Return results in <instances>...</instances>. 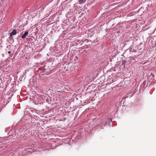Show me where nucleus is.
Masks as SVG:
<instances>
[{
	"label": "nucleus",
	"mask_w": 156,
	"mask_h": 156,
	"mask_svg": "<svg viewBox=\"0 0 156 156\" xmlns=\"http://www.w3.org/2000/svg\"><path fill=\"white\" fill-rule=\"evenodd\" d=\"M86 1V0H79V2L80 4H81L85 2Z\"/></svg>",
	"instance_id": "nucleus-3"
},
{
	"label": "nucleus",
	"mask_w": 156,
	"mask_h": 156,
	"mask_svg": "<svg viewBox=\"0 0 156 156\" xmlns=\"http://www.w3.org/2000/svg\"><path fill=\"white\" fill-rule=\"evenodd\" d=\"M16 30H13L12 32L10 34V36L12 37V35H16Z\"/></svg>",
	"instance_id": "nucleus-2"
},
{
	"label": "nucleus",
	"mask_w": 156,
	"mask_h": 156,
	"mask_svg": "<svg viewBox=\"0 0 156 156\" xmlns=\"http://www.w3.org/2000/svg\"><path fill=\"white\" fill-rule=\"evenodd\" d=\"M8 53H10V51H9Z\"/></svg>",
	"instance_id": "nucleus-4"
},
{
	"label": "nucleus",
	"mask_w": 156,
	"mask_h": 156,
	"mask_svg": "<svg viewBox=\"0 0 156 156\" xmlns=\"http://www.w3.org/2000/svg\"><path fill=\"white\" fill-rule=\"evenodd\" d=\"M28 34V31H26L25 32L24 34L21 36V37L23 39H24L26 37V36Z\"/></svg>",
	"instance_id": "nucleus-1"
}]
</instances>
